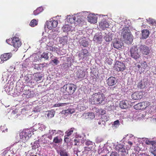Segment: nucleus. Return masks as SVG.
<instances>
[{"label": "nucleus", "mask_w": 156, "mask_h": 156, "mask_svg": "<svg viewBox=\"0 0 156 156\" xmlns=\"http://www.w3.org/2000/svg\"><path fill=\"white\" fill-rule=\"evenodd\" d=\"M147 106V102H142L135 105L134 106V108L136 109H141L145 108Z\"/></svg>", "instance_id": "10"}, {"label": "nucleus", "mask_w": 156, "mask_h": 156, "mask_svg": "<svg viewBox=\"0 0 156 156\" xmlns=\"http://www.w3.org/2000/svg\"><path fill=\"white\" fill-rule=\"evenodd\" d=\"M75 110L73 109H68L62 111L61 113L62 114H72L73 113Z\"/></svg>", "instance_id": "29"}, {"label": "nucleus", "mask_w": 156, "mask_h": 156, "mask_svg": "<svg viewBox=\"0 0 156 156\" xmlns=\"http://www.w3.org/2000/svg\"><path fill=\"white\" fill-rule=\"evenodd\" d=\"M68 137V136H67V135H66L65 136L64 141L65 142H66L67 143L69 142V140H68L69 139Z\"/></svg>", "instance_id": "54"}, {"label": "nucleus", "mask_w": 156, "mask_h": 156, "mask_svg": "<svg viewBox=\"0 0 156 156\" xmlns=\"http://www.w3.org/2000/svg\"><path fill=\"white\" fill-rule=\"evenodd\" d=\"M61 140L58 139V137H55L53 140V142L55 143H58L61 142Z\"/></svg>", "instance_id": "42"}, {"label": "nucleus", "mask_w": 156, "mask_h": 156, "mask_svg": "<svg viewBox=\"0 0 156 156\" xmlns=\"http://www.w3.org/2000/svg\"><path fill=\"white\" fill-rule=\"evenodd\" d=\"M55 112L53 110H51L50 111H47L46 112V114L48 119H50L53 117L55 114Z\"/></svg>", "instance_id": "27"}, {"label": "nucleus", "mask_w": 156, "mask_h": 156, "mask_svg": "<svg viewBox=\"0 0 156 156\" xmlns=\"http://www.w3.org/2000/svg\"><path fill=\"white\" fill-rule=\"evenodd\" d=\"M74 16H76L77 17V18H76L75 20V25H77L80 24L83 20L81 16L80 15H78L77 14L74 15Z\"/></svg>", "instance_id": "25"}, {"label": "nucleus", "mask_w": 156, "mask_h": 156, "mask_svg": "<svg viewBox=\"0 0 156 156\" xmlns=\"http://www.w3.org/2000/svg\"><path fill=\"white\" fill-rule=\"evenodd\" d=\"M125 66L123 63L117 62L114 66V69L118 71H122L125 69Z\"/></svg>", "instance_id": "7"}, {"label": "nucleus", "mask_w": 156, "mask_h": 156, "mask_svg": "<svg viewBox=\"0 0 156 156\" xmlns=\"http://www.w3.org/2000/svg\"><path fill=\"white\" fill-rule=\"evenodd\" d=\"M48 53V52L43 53L41 55V57L44 58L45 60H48L49 58Z\"/></svg>", "instance_id": "35"}, {"label": "nucleus", "mask_w": 156, "mask_h": 156, "mask_svg": "<svg viewBox=\"0 0 156 156\" xmlns=\"http://www.w3.org/2000/svg\"><path fill=\"white\" fill-rule=\"evenodd\" d=\"M74 141H75V142L76 143L77 142H78V141H77V140L76 139H75L74 140Z\"/></svg>", "instance_id": "63"}, {"label": "nucleus", "mask_w": 156, "mask_h": 156, "mask_svg": "<svg viewBox=\"0 0 156 156\" xmlns=\"http://www.w3.org/2000/svg\"><path fill=\"white\" fill-rule=\"evenodd\" d=\"M120 122L118 120L114 121L112 124V127L114 129H117L120 125Z\"/></svg>", "instance_id": "30"}, {"label": "nucleus", "mask_w": 156, "mask_h": 156, "mask_svg": "<svg viewBox=\"0 0 156 156\" xmlns=\"http://www.w3.org/2000/svg\"><path fill=\"white\" fill-rule=\"evenodd\" d=\"M102 36L101 33L96 34L94 38V41L96 43H100L102 41Z\"/></svg>", "instance_id": "15"}, {"label": "nucleus", "mask_w": 156, "mask_h": 156, "mask_svg": "<svg viewBox=\"0 0 156 156\" xmlns=\"http://www.w3.org/2000/svg\"><path fill=\"white\" fill-rule=\"evenodd\" d=\"M77 17L76 16H69L66 18V20L69 23H70L71 24L74 23L75 24V20L76 18H77Z\"/></svg>", "instance_id": "16"}, {"label": "nucleus", "mask_w": 156, "mask_h": 156, "mask_svg": "<svg viewBox=\"0 0 156 156\" xmlns=\"http://www.w3.org/2000/svg\"><path fill=\"white\" fill-rule=\"evenodd\" d=\"M21 42L18 37H14L12 39V45L16 48L14 51H16L17 48L21 46Z\"/></svg>", "instance_id": "5"}, {"label": "nucleus", "mask_w": 156, "mask_h": 156, "mask_svg": "<svg viewBox=\"0 0 156 156\" xmlns=\"http://www.w3.org/2000/svg\"><path fill=\"white\" fill-rule=\"evenodd\" d=\"M10 41V40H6V42L7 43H9L8 42H9V41Z\"/></svg>", "instance_id": "62"}, {"label": "nucleus", "mask_w": 156, "mask_h": 156, "mask_svg": "<svg viewBox=\"0 0 156 156\" xmlns=\"http://www.w3.org/2000/svg\"><path fill=\"white\" fill-rule=\"evenodd\" d=\"M154 141H150L148 140H147L145 141V143L149 145V144H151L152 145V143H153Z\"/></svg>", "instance_id": "48"}, {"label": "nucleus", "mask_w": 156, "mask_h": 156, "mask_svg": "<svg viewBox=\"0 0 156 156\" xmlns=\"http://www.w3.org/2000/svg\"><path fill=\"white\" fill-rule=\"evenodd\" d=\"M140 52L143 55H148L150 51L149 48L145 45H141L139 47Z\"/></svg>", "instance_id": "6"}, {"label": "nucleus", "mask_w": 156, "mask_h": 156, "mask_svg": "<svg viewBox=\"0 0 156 156\" xmlns=\"http://www.w3.org/2000/svg\"><path fill=\"white\" fill-rule=\"evenodd\" d=\"M56 35L54 34H50L49 35L48 37L50 38H52L53 39H54L55 38V37H56Z\"/></svg>", "instance_id": "52"}, {"label": "nucleus", "mask_w": 156, "mask_h": 156, "mask_svg": "<svg viewBox=\"0 0 156 156\" xmlns=\"http://www.w3.org/2000/svg\"><path fill=\"white\" fill-rule=\"evenodd\" d=\"M142 38L146 39L149 36V32L147 30H144L142 31Z\"/></svg>", "instance_id": "23"}, {"label": "nucleus", "mask_w": 156, "mask_h": 156, "mask_svg": "<svg viewBox=\"0 0 156 156\" xmlns=\"http://www.w3.org/2000/svg\"><path fill=\"white\" fill-rule=\"evenodd\" d=\"M147 20L149 24L152 25H153L155 23V20L149 18Z\"/></svg>", "instance_id": "39"}, {"label": "nucleus", "mask_w": 156, "mask_h": 156, "mask_svg": "<svg viewBox=\"0 0 156 156\" xmlns=\"http://www.w3.org/2000/svg\"><path fill=\"white\" fill-rule=\"evenodd\" d=\"M128 143L130 145H132V144H132V143L130 141H128Z\"/></svg>", "instance_id": "58"}, {"label": "nucleus", "mask_w": 156, "mask_h": 156, "mask_svg": "<svg viewBox=\"0 0 156 156\" xmlns=\"http://www.w3.org/2000/svg\"><path fill=\"white\" fill-rule=\"evenodd\" d=\"M85 144L86 145H89L92 144V142L90 140H87Z\"/></svg>", "instance_id": "53"}, {"label": "nucleus", "mask_w": 156, "mask_h": 156, "mask_svg": "<svg viewBox=\"0 0 156 156\" xmlns=\"http://www.w3.org/2000/svg\"><path fill=\"white\" fill-rule=\"evenodd\" d=\"M30 92L29 90L26 91L23 94L27 98H29L30 96Z\"/></svg>", "instance_id": "37"}, {"label": "nucleus", "mask_w": 156, "mask_h": 156, "mask_svg": "<svg viewBox=\"0 0 156 156\" xmlns=\"http://www.w3.org/2000/svg\"><path fill=\"white\" fill-rule=\"evenodd\" d=\"M47 41V38L46 37H43L41 39L40 41V43L45 42Z\"/></svg>", "instance_id": "46"}, {"label": "nucleus", "mask_w": 156, "mask_h": 156, "mask_svg": "<svg viewBox=\"0 0 156 156\" xmlns=\"http://www.w3.org/2000/svg\"><path fill=\"white\" fill-rule=\"evenodd\" d=\"M142 80L138 83L137 87L139 88L143 89L145 88L147 85V82L146 80Z\"/></svg>", "instance_id": "19"}, {"label": "nucleus", "mask_w": 156, "mask_h": 156, "mask_svg": "<svg viewBox=\"0 0 156 156\" xmlns=\"http://www.w3.org/2000/svg\"><path fill=\"white\" fill-rule=\"evenodd\" d=\"M77 108L79 110L81 111L85 109L86 107L84 104H79L77 105Z\"/></svg>", "instance_id": "32"}, {"label": "nucleus", "mask_w": 156, "mask_h": 156, "mask_svg": "<svg viewBox=\"0 0 156 156\" xmlns=\"http://www.w3.org/2000/svg\"><path fill=\"white\" fill-rule=\"evenodd\" d=\"M109 24L107 21L105 20H103L101 21L99 24V26L100 28L104 29L109 27Z\"/></svg>", "instance_id": "14"}, {"label": "nucleus", "mask_w": 156, "mask_h": 156, "mask_svg": "<svg viewBox=\"0 0 156 156\" xmlns=\"http://www.w3.org/2000/svg\"><path fill=\"white\" fill-rule=\"evenodd\" d=\"M138 51V49L136 47L134 46H133L131 49L130 51L131 56L135 59L139 58L140 56V54Z\"/></svg>", "instance_id": "4"}, {"label": "nucleus", "mask_w": 156, "mask_h": 156, "mask_svg": "<svg viewBox=\"0 0 156 156\" xmlns=\"http://www.w3.org/2000/svg\"><path fill=\"white\" fill-rule=\"evenodd\" d=\"M37 22L35 19H33L30 22V25L32 27H34L37 25Z\"/></svg>", "instance_id": "36"}, {"label": "nucleus", "mask_w": 156, "mask_h": 156, "mask_svg": "<svg viewBox=\"0 0 156 156\" xmlns=\"http://www.w3.org/2000/svg\"><path fill=\"white\" fill-rule=\"evenodd\" d=\"M23 89L22 88H21L20 90V91H18V92H22L23 91Z\"/></svg>", "instance_id": "61"}, {"label": "nucleus", "mask_w": 156, "mask_h": 156, "mask_svg": "<svg viewBox=\"0 0 156 156\" xmlns=\"http://www.w3.org/2000/svg\"><path fill=\"white\" fill-rule=\"evenodd\" d=\"M152 148L153 150V152H156V142L154 141L152 143Z\"/></svg>", "instance_id": "38"}, {"label": "nucleus", "mask_w": 156, "mask_h": 156, "mask_svg": "<svg viewBox=\"0 0 156 156\" xmlns=\"http://www.w3.org/2000/svg\"><path fill=\"white\" fill-rule=\"evenodd\" d=\"M97 15L92 13L89 14L87 17L88 21L91 23H95L97 22Z\"/></svg>", "instance_id": "8"}, {"label": "nucleus", "mask_w": 156, "mask_h": 156, "mask_svg": "<svg viewBox=\"0 0 156 156\" xmlns=\"http://www.w3.org/2000/svg\"><path fill=\"white\" fill-rule=\"evenodd\" d=\"M88 55L87 51L86 49L83 50L81 53L80 54V55L83 58L87 56Z\"/></svg>", "instance_id": "31"}, {"label": "nucleus", "mask_w": 156, "mask_h": 156, "mask_svg": "<svg viewBox=\"0 0 156 156\" xmlns=\"http://www.w3.org/2000/svg\"><path fill=\"white\" fill-rule=\"evenodd\" d=\"M58 24V22L57 20H52L47 22V27L50 30L52 29L53 28L56 27Z\"/></svg>", "instance_id": "9"}, {"label": "nucleus", "mask_w": 156, "mask_h": 156, "mask_svg": "<svg viewBox=\"0 0 156 156\" xmlns=\"http://www.w3.org/2000/svg\"><path fill=\"white\" fill-rule=\"evenodd\" d=\"M81 45L84 47H86L88 45V43L85 41L83 40L81 43Z\"/></svg>", "instance_id": "47"}, {"label": "nucleus", "mask_w": 156, "mask_h": 156, "mask_svg": "<svg viewBox=\"0 0 156 156\" xmlns=\"http://www.w3.org/2000/svg\"><path fill=\"white\" fill-rule=\"evenodd\" d=\"M66 104V103H59L55 104L54 105V107H58L59 106H63L64 105H65Z\"/></svg>", "instance_id": "44"}, {"label": "nucleus", "mask_w": 156, "mask_h": 156, "mask_svg": "<svg viewBox=\"0 0 156 156\" xmlns=\"http://www.w3.org/2000/svg\"><path fill=\"white\" fill-rule=\"evenodd\" d=\"M73 130L72 129H71L70 130H68L66 133H67V136H69L73 133Z\"/></svg>", "instance_id": "43"}, {"label": "nucleus", "mask_w": 156, "mask_h": 156, "mask_svg": "<svg viewBox=\"0 0 156 156\" xmlns=\"http://www.w3.org/2000/svg\"><path fill=\"white\" fill-rule=\"evenodd\" d=\"M12 55L11 53H4L1 56L0 59L2 61H6L11 57Z\"/></svg>", "instance_id": "13"}, {"label": "nucleus", "mask_w": 156, "mask_h": 156, "mask_svg": "<svg viewBox=\"0 0 156 156\" xmlns=\"http://www.w3.org/2000/svg\"><path fill=\"white\" fill-rule=\"evenodd\" d=\"M20 139L23 142H26L29 138L27 133L25 131H23L20 134Z\"/></svg>", "instance_id": "18"}, {"label": "nucleus", "mask_w": 156, "mask_h": 156, "mask_svg": "<svg viewBox=\"0 0 156 156\" xmlns=\"http://www.w3.org/2000/svg\"><path fill=\"white\" fill-rule=\"evenodd\" d=\"M68 41V37L67 36H65L60 38L59 41L60 43L62 45L66 44Z\"/></svg>", "instance_id": "26"}, {"label": "nucleus", "mask_w": 156, "mask_h": 156, "mask_svg": "<svg viewBox=\"0 0 156 156\" xmlns=\"http://www.w3.org/2000/svg\"><path fill=\"white\" fill-rule=\"evenodd\" d=\"M105 99L104 95L100 93H95L90 97L89 102L93 104H97L103 103Z\"/></svg>", "instance_id": "2"}, {"label": "nucleus", "mask_w": 156, "mask_h": 156, "mask_svg": "<svg viewBox=\"0 0 156 156\" xmlns=\"http://www.w3.org/2000/svg\"><path fill=\"white\" fill-rule=\"evenodd\" d=\"M52 61L56 65H57L59 62V61L57 58H55Z\"/></svg>", "instance_id": "49"}, {"label": "nucleus", "mask_w": 156, "mask_h": 156, "mask_svg": "<svg viewBox=\"0 0 156 156\" xmlns=\"http://www.w3.org/2000/svg\"><path fill=\"white\" fill-rule=\"evenodd\" d=\"M43 76L40 73H36L34 74V80L37 82H40L42 80Z\"/></svg>", "instance_id": "24"}, {"label": "nucleus", "mask_w": 156, "mask_h": 156, "mask_svg": "<svg viewBox=\"0 0 156 156\" xmlns=\"http://www.w3.org/2000/svg\"><path fill=\"white\" fill-rule=\"evenodd\" d=\"M60 156H68L67 152L65 150H61L59 151Z\"/></svg>", "instance_id": "34"}, {"label": "nucleus", "mask_w": 156, "mask_h": 156, "mask_svg": "<svg viewBox=\"0 0 156 156\" xmlns=\"http://www.w3.org/2000/svg\"><path fill=\"white\" fill-rule=\"evenodd\" d=\"M137 66L138 68H141V63H140V64L137 65Z\"/></svg>", "instance_id": "56"}, {"label": "nucleus", "mask_w": 156, "mask_h": 156, "mask_svg": "<svg viewBox=\"0 0 156 156\" xmlns=\"http://www.w3.org/2000/svg\"><path fill=\"white\" fill-rule=\"evenodd\" d=\"M120 108L123 109H126L128 107V105L127 102L125 101H122L120 103Z\"/></svg>", "instance_id": "28"}, {"label": "nucleus", "mask_w": 156, "mask_h": 156, "mask_svg": "<svg viewBox=\"0 0 156 156\" xmlns=\"http://www.w3.org/2000/svg\"><path fill=\"white\" fill-rule=\"evenodd\" d=\"M121 37L123 38L124 41L126 43H131L133 40L132 35L129 32L128 27H125L121 30Z\"/></svg>", "instance_id": "1"}, {"label": "nucleus", "mask_w": 156, "mask_h": 156, "mask_svg": "<svg viewBox=\"0 0 156 156\" xmlns=\"http://www.w3.org/2000/svg\"><path fill=\"white\" fill-rule=\"evenodd\" d=\"M39 9H37L36 10L34 11V14L36 15L39 13L40 12L38 11Z\"/></svg>", "instance_id": "50"}, {"label": "nucleus", "mask_w": 156, "mask_h": 156, "mask_svg": "<svg viewBox=\"0 0 156 156\" xmlns=\"http://www.w3.org/2000/svg\"><path fill=\"white\" fill-rule=\"evenodd\" d=\"M62 89L65 90L69 94H71L74 92L76 88L75 85L72 84H69L64 85L62 90Z\"/></svg>", "instance_id": "3"}, {"label": "nucleus", "mask_w": 156, "mask_h": 156, "mask_svg": "<svg viewBox=\"0 0 156 156\" xmlns=\"http://www.w3.org/2000/svg\"><path fill=\"white\" fill-rule=\"evenodd\" d=\"M107 82L108 85L112 86L116 84L117 83V80L115 78L111 77L107 80Z\"/></svg>", "instance_id": "11"}, {"label": "nucleus", "mask_w": 156, "mask_h": 156, "mask_svg": "<svg viewBox=\"0 0 156 156\" xmlns=\"http://www.w3.org/2000/svg\"><path fill=\"white\" fill-rule=\"evenodd\" d=\"M62 29L64 32H67L73 30L74 29V27L70 25L67 24L64 26L62 27Z\"/></svg>", "instance_id": "20"}, {"label": "nucleus", "mask_w": 156, "mask_h": 156, "mask_svg": "<svg viewBox=\"0 0 156 156\" xmlns=\"http://www.w3.org/2000/svg\"><path fill=\"white\" fill-rule=\"evenodd\" d=\"M116 149L119 152L126 153V150L124 146L119 144L116 147Z\"/></svg>", "instance_id": "22"}, {"label": "nucleus", "mask_w": 156, "mask_h": 156, "mask_svg": "<svg viewBox=\"0 0 156 156\" xmlns=\"http://www.w3.org/2000/svg\"><path fill=\"white\" fill-rule=\"evenodd\" d=\"M47 50L49 51H55L56 50L57 48L53 46H50L47 45Z\"/></svg>", "instance_id": "33"}, {"label": "nucleus", "mask_w": 156, "mask_h": 156, "mask_svg": "<svg viewBox=\"0 0 156 156\" xmlns=\"http://www.w3.org/2000/svg\"><path fill=\"white\" fill-rule=\"evenodd\" d=\"M141 68H143L144 69H145L147 66L146 62H142L141 63Z\"/></svg>", "instance_id": "41"}, {"label": "nucleus", "mask_w": 156, "mask_h": 156, "mask_svg": "<svg viewBox=\"0 0 156 156\" xmlns=\"http://www.w3.org/2000/svg\"><path fill=\"white\" fill-rule=\"evenodd\" d=\"M152 153L154 155V156H156V152H153Z\"/></svg>", "instance_id": "60"}, {"label": "nucleus", "mask_w": 156, "mask_h": 156, "mask_svg": "<svg viewBox=\"0 0 156 156\" xmlns=\"http://www.w3.org/2000/svg\"><path fill=\"white\" fill-rule=\"evenodd\" d=\"M104 38L106 41L109 42L112 40V38L109 37V35H106L105 37Z\"/></svg>", "instance_id": "40"}, {"label": "nucleus", "mask_w": 156, "mask_h": 156, "mask_svg": "<svg viewBox=\"0 0 156 156\" xmlns=\"http://www.w3.org/2000/svg\"><path fill=\"white\" fill-rule=\"evenodd\" d=\"M142 97L141 92H135L131 95V98L134 100H138L141 98Z\"/></svg>", "instance_id": "12"}, {"label": "nucleus", "mask_w": 156, "mask_h": 156, "mask_svg": "<svg viewBox=\"0 0 156 156\" xmlns=\"http://www.w3.org/2000/svg\"><path fill=\"white\" fill-rule=\"evenodd\" d=\"M101 110L102 113L104 114L105 113V111L104 110H102L101 109Z\"/></svg>", "instance_id": "59"}, {"label": "nucleus", "mask_w": 156, "mask_h": 156, "mask_svg": "<svg viewBox=\"0 0 156 156\" xmlns=\"http://www.w3.org/2000/svg\"><path fill=\"white\" fill-rule=\"evenodd\" d=\"M83 116L86 119H91L95 117V115L93 113H87L83 114Z\"/></svg>", "instance_id": "21"}, {"label": "nucleus", "mask_w": 156, "mask_h": 156, "mask_svg": "<svg viewBox=\"0 0 156 156\" xmlns=\"http://www.w3.org/2000/svg\"><path fill=\"white\" fill-rule=\"evenodd\" d=\"M13 88V87L12 86H11V87H10L9 88V90H8V92H10L11 90H12Z\"/></svg>", "instance_id": "57"}, {"label": "nucleus", "mask_w": 156, "mask_h": 156, "mask_svg": "<svg viewBox=\"0 0 156 156\" xmlns=\"http://www.w3.org/2000/svg\"><path fill=\"white\" fill-rule=\"evenodd\" d=\"M80 73H79V74H78V76L79 78H80L83 77L84 76V74H83V72L82 71L80 70Z\"/></svg>", "instance_id": "45"}, {"label": "nucleus", "mask_w": 156, "mask_h": 156, "mask_svg": "<svg viewBox=\"0 0 156 156\" xmlns=\"http://www.w3.org/2000/svg\"><path fill=\"white\" fill-rule=\"evenodd\" d=\"M122 46V44L119 40H115L113 41V46L115 48H119Z\"/></svg>", "instance_id": "17"}, {"label": "nucleus", "mask_w": 156, "mask_h": 156, "mask_svg": "<svg viewBox=\"0 0 156 156\" xmlns=\"http://www.w3.org/2000/svg\"><path fill=\"white\" fill-rule=\"evenodd\" d=\"M110 156H119V155L116 152H112Z\"/></svg>", "instance_id": "51"}, {"label": "nucleus", "mask_w": 156, "mask_h": 156, "mask_svg": "<svg viewBox=\"0 0 156 156\" xmlns=\"http://www.w3.org/2000/svg\"><path fill=\"white\" fill-rule=\"evenodd\" d=\"M48 56L50 57L51 59H52V58L53 57V55L51 53L48 52Z\"/></svg>", "instance_id": "55"}, {"label": "nucleus", "mask_w": 156, "mask_h": 156, "mask_svg": "<svg viewBox=\"0 0 156 156\" xmlns=\"http://www.w3.org/2000/svg\"><path fill=\"white\" fill-rule=\"evenodd\" d=\"M145 25H143L144 27H145Z\"/></svg>", "instance_id": "64"}]
</instances>
